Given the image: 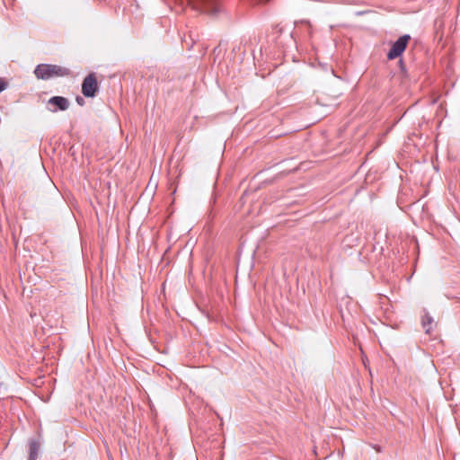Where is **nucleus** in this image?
<instances>
[{
    "label": "nucleus",
    "instance_id": "39448f33",
    "mask_svg": "<svg viewBox=\"0 0 460 460\" xmlns=\"http://www.w3.org/2000/svg\"><path fill=\"white\" fill-rule=\"evenodd\" d=\"M48 103L56 107L55 109H49L52 112L66 111L69 107L68 99L63 96H53L48 101Z\"/></svg>",
    "mask_w": 460,
    "mask_h": 460
},
{
    "label": "nucleus",
    "instance_id": "0eeeda50",
    "mask_svg": "<svg viewBox=\"0 0 460 460\" xmlns=\"http://www.w3.org/2000/svg\"><path fill=\"white\" fill-rule=\"evenodd\" d=\"M422 312H423V314L421 316L422 328L424 329V331L427 334H430L433 330V326L436 325V323H434L432 316H430V314H429V312L426 309H423Z\"/></svg>",
    "mask_w": 460,
    "mask_h": 460
},
{
    "label": "nucleus",
    "instance_id": "423d86ee",
    "mask_svg": "<svg viewBox=\"0 0 460 460\" xmlns=\"http://www.w3.org/2000/svg\"><path fill=\"white\" fill-rule=\"evenodd\" d=\"M29 446V457L28 460H37L40 448V441L39 438H31L28 442Z\"/></svg>",
    "mask_w": 460,
    "mask_h": 460
},
{
    "label": "nucleus",
    "instance_id": "20e7f679",
    "mask_svg": "<svg viewBox=\"0 0 460 460\" xmlns=\"http://www.w3.org/2000/svg\"><path fill=\"white\" fill-rule=\"evenodd\" d=\"M410 40L411 36L409 34H404L401 36L396 41H394L387 53V59L394 60L401 57L405 51Z\"/></svg>",
    "mask_w": 460,
    "mask_h": 460
},
{
    "label": "nucleus",
    "instance_id": "f03ea898",
    "mask_svg": "<svg viewBox=\"0 0 460 460\" xmlns=\"http://www.w3.org/2000/svg\"><path fill=\"white\" fill-rule=\"evenodd\" d=\"M38 79L49 80L54 77H63L70 75V69L58 65L40 64L34 69Z\"/></svg>",
    "mask_w": 460,
    "mask_h": 460
},
{
    "label": "nucleus",
    "instance_id": "1a4fd4ad",
    "mask_svg": "<svg viewBox=\"0 0 460 460\" xmlns=\"http://www.w3.org/2000/svg\"><path fill=\"white\" fill-rule=\"evenodd\" d=\"M75 101H76V102H77L80 106L84 105V98H83V97H81V96H77V97L75 98Z\"/></svg>",
    "mask_w": 460,
    "mask_h": 460
},
{
    "label": "nucleus",
    "instance_id": "6e6552de",
    "mask_svg": "<svg viewBox=\"0 0 460 460\" xmlns=\"http://www.w3.org/2000/svg\"><path fill=\"white\" fill-rule=\"evenodd\" d=\"M7 85H8L7 82L4 78L0 77V93L4 91L7 87Z\"/></svg>",
    "mask_w": 460,
    "mask_h": 460
},
{
    "label": "nucleus",
    "instance_id": "7ed1b4c3",
    "mask_svg": "<svg viewBox=\"0 0 460 460\" xmlns=\"http://www.w3.org/2000/svg\"><path fill=\"white\" fill-rule=\"evenodd\" d=\"M99 92V84L95 73H90L82 83V93L86 98H93Z\"/></svg>",
    "mask_w": 460,
    "mask_h": 460
},
{
    "label": "nucleus",
    "instance_id": "f257e3e1",
    "mask_svg": "<svg viewBox=\"0 0 460 460\" xmlns=\"http://www.w3.org/2000/svg\"><path fill=\"white\" fill-rule=\"evenodd\" d=\"M174 9L177 13L182 12L186 6L210 15H216L221 11L220 0H174Z\"/></svg>",
    "mask_w": 460,
    "mask_h": 460
},
{
    "label": "nucleus",
    "instance_id": "9d476101",
    "mask_svg": "<svg viewBox=\"0 0 460 460\" xmlns=\"http://www.w3.org/2000/svg\"><path fill=\"white\" fill-rule=\"evenodd\" d=\"M374 448L377 451V452H381V447L379 446H375Z\"/></svg>",
    "mask_w": 460,
    "mask_h": 460
}]
</instances>
